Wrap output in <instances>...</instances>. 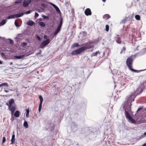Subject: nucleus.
<instances>
[{
  "label": "nucleus",
  "mask_w": 146,
  "mask_h": 146,
  "mask_svg": "<svg viewBox=\"0 0 146 146\" xmlns=\"http://www.w3.org/2000/svg\"><path fill=\"white\" fill-rule=\"evenodd\" d=\"M6 104L9 106L8 108L11 111L12 115H13L16 109V106L14 100L13 99H11L9 100L8 103H7Z\"/></svg>",
  "instance_id": "1"
},
{
  "label": "nucleus",
  "mask_w": 146,
  "mask_h": 146,
  "mask_svg": "<svg viewBox=\"0 0 146 146\" xmlns=\"http://www.w3.org/2000/svg\"><path fill=\"white\" fill-rule=\"evenodd\" d=\"M133 60L131 57L128 58L126 61V65L129 69L132 72H137V71L133 68Z\"/></svg>",
  "instance_id": "2"
},
{
  "label": "nucleus",
  "mask_w": 146,
  "mask_h": 146,
  "mask_svg": "<svg viewBox=\"0 0 146 146\" xmlns=\"http://www.w3.org/2000/svg\"><path fill=\"white\" fill-rule=\"evenodd\" d=\"M134 96L133 94L129 95L127 96L126 98V99L127 101V107L129 108L127 109L128 111H130L131 110V106L132 105L131 102L134 100Z\"/></svg>",
  "instance_id": "3"
},
{
  "label": "nucleus",
  "mask_w": 146,
  "mask_h": 146,
  "mask_svg": "<svg viewBox=\"0 0 146 146\" xmlns=\"http://www.w3.org/2000/svg\"><path fill=\"white\" fill-rule=\"evenodd\" d=\"M98 42V41L97 40H94L93 41H88V42H86L85 45L86 46H83L82 47H84V51L85 50L94 47V45L93 44H97Z\"/></svg>",
  "instance_id": "4"
},
{
  "label": "nucleus",
  "mask_w": 146,
  "mask_h": 146,
  "mask_svg": "<svg viewBox=\"0 0 146 146\" xmlns=\"http://www.w3.org/2000/svg\"><path fill=\"white\" fill-rule=\"evenodd\" d=\"M83 48L81 47L72 51L71 53V55L73 56L80 54L81 52L84 51V48Z\"/></svg>",
  "instance_id": "5"
},
{
  "label": "nucleus",
  "mask_w": 146,
  "mask_h": 146,
  "mask_svg": "<svg viewBox=\"0 0 146 146\" xmlns=\"http://www.w3.org/2000/svg\"><path fill=\"white\" fill-rule=\"evenodd\" d=\"M24 15L23 13L20 14H17L14 15H11L8 17L7 19H13L14 18H18Z\"/></svg>",
  "instance_id": "6"
},
{
  "label": "nucleus",
  "mask_w": 146,
  "mask_h": 146,
  "mask_svg": "<svg viewBox=\"0 0 146 146\" xmlns=\"http://www.w3.org/2000/svg\"><path fill=\"white\" fill-rule=\"evenodd\" d=\"M50 42V40L49 39L43 41L40 45V47L41 48H43L45 46L48 44Z\"/></svg>",
  "instance_id": "7"
},
{
  "label": "nucleus",
  "mask_w": 146,
  "mask_h": 146,
  "mask_svg": "<svg viewBox=\"0 0 146 146\" xmlns=\"http://www.w3.org/2000/svg\"><path fill=\"white\" fill-rule=\"evenodd\" d=\"M126 106L125 105H123V108L124 109V110H125V114L126 117L127 119H132V117L130 116V114L128 113V111H127V110L126 109H127V108H126ZM128 109L129 108L127 107V109Z\"/></svg>",
  "instance_id": "8"
},
{
  "label": "nucleus",
  "mask_w": 146,
  "mask_h": 146,
  "mask_svg": "<svg viewBox=\"0 0 146 146\" xmlns=\"http://www.w3.org/2000/svg\"><path fill=\"white\" fill-rule=\"evenodd\" d=\"M39 98L40 100V103L38 108V111L39 112H40L41 111L42 107V104L43 101V99L41 95H39Z\"/></svg>",
  "instance_id": "9"
},
{
  "label": "nucleus",
  "mask_w": 146,
  "mask_h": 146,
  "mask_svg": "<svg viewBox=\"0 0 146 146\" xmlns=\"http://www.w3.org/2000/svg\"><path fill=\"white\" fill-rule=\"evenodd\" d=\"M31 0H25L23 3V5L24 7L28 6L30 3Z\"/></svg>",
  "instance_id": "10"
},
{
  "label": "nucleus",
  "mask_w": 146,
  "mask_h": 146,
  "mask_svg": "<svg viewBox=\"0 0 146 146\" xmlns=\"http://www.w3.org/2000/svg\"><path fill=\"white\" fill-rule=\"evenodd\" d=\"M85 14L86 16L91 15H92V12L90 9L87 8L85 11Z\"/></svg>",
  "instance_id": "11"
},
{
  "label": "nucleus",
  "mask_w": 146,
  "mask_h": 146,
  "mask_svg": "<svg viewBox=\"0 0 146 146\" xmlns=\"http://www.w3.org/2000/svg\"><path fill=\"white\" fill-rule=\"evenodd\" d=\"M128 121L129 122L133 123H139L141 122H137V120L135 119H128Z\"/></svg>",
  "instance_id": "12"
},
{
  "label": "nucleus",
  "mask_w": 146,
  "mask_h": 146,
  "mask_svg": "<svg viewBox=\"0 0 146 146\" xmlns=\"http://www.w3.org/2000/svg\"><path fill=\"white\" fill-rule=\"evenodd\" d=\"M61 28L59 27H57L56 30L54 31V36L56 35L60 31Z\"/></svg>",
  "instance_id": "13"
},
{
  "label": "nucleus",
  "mask_w": 146,
  "mask_h": 146,
  "mask_svg": "<svg viewBox=\"0 0 146 146\" xmlns=\"http://www.w3.org/2000/svg\"><path fill=\"white\" fill-rule=\"evenodd\" d=\"M111 17L110 15L108 14H106L104 15L103 17V19L105 20H107Z\"/></svg>",
  "instance_id": "14"
},
{
  "label": "nucleus",
  "mask_w": 146,
  "mask_h": 146,
  "mask_svg": "<svg viewBox=\"0 0 146 146\" xmlns=\"http://www.w3.org/2000/svg\"><path fill=\"white\" fill-rule=\"evenodd\" d=\"M11 141V144L14 143L15 141V135L14 134H13L12 135Z\"/></svg>",
  "instance_id": "15"
},
{
  "label": "nucleus",
  "mask_w": 146,
  "mask_h": 146,
  "mask_svg": "<svg viewBox=\"0 0 146 146\" xmlns=\"http://www.w3.org/2000/svg\"><path fill=\"white\" fill-rule=\"evenodd\" d=\"M19 111L18 110H17L15 113L14 115L16 117H18L19 116Z\"/></svg>",
  "instance_id": "16"
},
{
  "label": "nucleus",
  "mask_w": 146,
  "mask_h": 146,
  "mask_svg": "<svg viewBox=\"0 0 146 146\" xmlns=\"http://www.w3.org/2000/svg\"><path fill=\"white\" fill-rule=\"evenodd\" d=\"M3 86L9 87V85L7 83H3L0 84V87Z\"/></svg>",
  "instance_id": "17"
},
{
  "label": "nucleus",
  "mask_w": 146,
  "mask_h": 146,
  "mask_svg": "<svg viewBox=\"0 0 146 146\" xmlns=\"http://www.w3.org/2000/svg\"><path fill=\"white\" fill-rule=\"evenodd\" d=\"M27 24L29 26H32L35 24V23L33 21H30L27 23Z\"/></svg>",
  "instance_id": "18"
},
{
  "label": "nucleus",
  "mask_w": 146,
  "mask_h": 146,
  "mask_svg": "<svg viewBox=\"0 0 146 146\" xmlns=\"http://www.w3.org/2000/svg\"><path fill=\"white\" fill-rule=\"evenodd\" d=\"M100 54V52L98 51H96L95 52L93 53V54H92V56H97V54Z\"/></svg>",
  "instance_id": "19"
},
{
  "label": "nucleus",
  "mask_w": 146,
  "mask_h": 146,
  "mask_svg": "<svg viewBox=\"0 0 146 146\" xmlns=\"http://www.w3.org/2000/svg\"><path fill=\"white\" fill-rule=\"evenodd\" d=\"M29 108L28 109L26 110V116L27 118H28L29 117Z\"/></svg>",
  "instance_id": "20"
},
{
  "label": "nucleus",
  "mask_w": 146,
  "mask_h": 146,
  "mask_svg": "<svg viewBox=\"0 0 146 146\" xmlns=\"http://www.w3.org/2000/svg\"><path fill=\"white\" fill-rule=\"evenodd\" d=\"M23 126L26 128H27L28 127V124L26 121H25L23 123Z\"/></svg>",
  "instance_id": "21"
},
{
  "label": "nucleus",
  "mask_w": 146,
  "mask_h": 146,
  "mask_svg": "<svg viewBox=\"0 0 146 146\" xmlns=\"http://www.w3.org/2000/svg\"><path fill=\"white\" fill-rule=\"evenodd\" d=\"M6 22V19L3 20L1 22L0 24L1 25H3L5 24Z\"/></svg>",
  "instance_id": "22"
},
{
  "label": "nucleus",
  "mask_w": 146,
  "mask_h": 146,
  "mask_svg": "<svg viewBox=\"0 0 146 146\" xmlns=\"http://www.w3.org/2000/svg\"><path fill=\"white\" fill-rule=\"evenodd\" d=\"M39 24L40 26L43 27H44L45 26V23L42 22H40V23H39Z\"/></svg>",
  "instance_id": "23"
},
{
  "label": "nucleus",
  "mask_w": 146,
  "mask_h": 146,
  "mask_svg": "<svg viewBox=\"0 0 146 146\" xmlns=\"http://www.w3.org/2000/svg\"><path fill=\"white\" fill-rule=\"evenodd\" d=\"M135 17V19L137 20H139L140 19V16L139 15H136Z\"/></svg>",
  "instance_id": "24"
},
{
  "label": "nucleus",
  "mask_w": 146,
  "mask_h": 146,
  "mask_svg": "<svg viewBox=\"0 0 146 146\" xmlns=\"http://www.w3.org/2000/svg\"><path fill=\"white\" fill-rule=\"evenodd\" d=\"M62 23H63V22H62V19L61 20V21H60V23L59 25H58V27H59L60 28H61L62 26Z\"/></svg>",
  "instance_id": "25"
},
{
  "label": "nucleus",
  "mask_w": 146,
  "mask_h": 146,
  "mask_svg": "<svg viewBox=\"0 0 146 146\" xmlns=\"http://www.w3.org/2000/svg\"><path fill=\"white\" fill-rule=\"evenodd\" d=\"M126 50V48L125 46H123L121 50L120 53H122L123 52H124V53H125V51Z\"/></svg>",
  "instance_id": "26"
},
{
  "label": "nucleus",
  "mask_w": 146,
  "mask_h": 146,
  "mask_svg": "<svg viewBox=\"0 0 146 146\" xmlns=\"http://www.w3.org/2000/svg\"><path fill=\"white\" fill-rule=\"evenodd\" d=\"M109 26L108 25H106V28H105V30L107 32H108L109 30Z\"/></svg>",
  "instance_id": "27"
},
{
  "label": "nucleus",
  "mask_w": 146,
  "mask_h": 146,
  "mask_svg": "<svg viewBox=\"0 0 146 146\" xmlns=\"http://www.w3.org/2000/svg\"><path fill=\"white\" fill-rule=\"evenodd\" d=\"M119 44H121V40L120 38H119L118 40L116 41Z\"/></svg>",
  "instance_id": "28"
},
{
  "label": "nucleus",
  "mask_w": 146,
  "mask_h": 146,
  "mask_svg": "<svg viewBox=\"0 0 146 146\" xmlns=\"http://www.w3.org/2000/svg\"><path fill=\"white\" fill-rule=\"evenodd\" d=\"M15 57L17 59H20L22 58V56H15Z\"/></svg>",
  "instance_id": "29"
},
{
  "label": "nucleus",
  "mask_w": 146,
  "mask_h": 146,
  "mask_svg": "<svg viewBox=\"0 0 146 146\" xmlns=\"http://www.w3.org/2000/svg\"><path fill=\"white\" fill-rule=\"evenodd\" d=\"M15 25L17 27H19V25L18 23L16 21H15Z\"/></svg>",
  "instance_id": "30"
},
{
  "label": "nucleus",
  "mask_w": 146,
  "mask_h": 146,
  "mask_svg": "<svg viewBox=\"0 0 146 146\" xmlns=\"http://www.w3.org/2000/svg\"><path fill=\"white\" fill-rule=\"evenodd\" d=\"M55 10L56 11V12L58 13H60V11L58 7V8H57V9H56Z\"/></svg>",
  "instance_id": "31"
},
{
  "label": "nucleus",
  "mask_w": 146,
  "mask_h": 146,
  "mask_svg": "<svg viewBox=\"0 0 146 146\" xmlns=\"http://www.w3.org/2000/svg\"><path fill=\"white\" fill-rule=\"evenodd\" d=\"M142 108H143V107H139L136 111L137 113H138V111H140V110H141Z\"/></svg>",
  "instance_id": "32"
},
{
  "label": "nucleus",
  "mask_w": 146,
  "mask_h": 146,
  "mask_svg": "<svg viewBox=\"0 0 146 146\" xmlns=\"http://www.w3.org/2000/svg\"><path fill=\"white\" fill-rule=\"evenodd\" d=\"M36 38L38 39V41H40L41 40V38L40 37L38 36L37 35L36 36Z\"/></svg>",
  "instance_id": "33"
},
{
  "label": "nucleus",
  "mask_w": 146,
  "mask_h": 146,
  "mask_svg": "<svg viewBox=\"0 0 146 146\" xmlns=\"http://www.w3.org/2000/svg\"><path fill=\"white\" fill-rule=\"evenodd\" d=\"M6 141V139L5 137H3V140H2V143H4Z\"/></svg>",
  "instance_id": "34"
},
{
  "label": "nucleus",
  "mask_w": 146,
  "mask_h": 146,
  "mask_svg": "<svg viewBox=\"0 0 146 146\" xmlns=\"http://www.w3.org/2000/svg\"><path fill=\"white\" fill-rule=\"evenodd\" d=\"M38 16H39L38 14L37 13L35 12V18H36V17H38Z\"/></svg>",
  "instance_id": "35"
},
{
  "label": "nucleus",
  "mask_w": 146,
  "mask_h": 146,
  "mask_svg": "<svg viewBox=\"0 0 146 146\" xmlns=\"http://www.w3.org/2000/svg\"><path fill=\"white\" fill-rule=\"evenodd\" d=\"M21 44L22 46H26L27 45V43L26 42H23L21 43Z\"/></svg>",
  "instance_id": "36"
},
{
  "label": "nucleus",
  "mask_w": 146,
  "mask_h": 146,
  "mask_svg": "<svg viewBox=\"0 0 146 146\" xmlns=\"http://www.w3.org/2000/svg\"><path fill=\"white\" fill-rule=\"evenodd\" d=\"M52 5L54 7L55 9L58 8V7L56 5L54 4H52Z\"/></svg>",
  "instance_id": "37"
},
{
  "label": "nucleus",
  "mask_w": 146,
  "mask_h": 146,
  "mask_svg": "<svg viewBox=\"0 0 146 146\" xmlns=\"http://www.w3.org/2000/svg\"><path fill=\"white\" fill-rule=\"evenodd\" d=\"M31 12V11L29 10V11H26L25 13H26L27 14H29Z\"/></svg>",
  "instance_id": "38"
},
{
  "label": "nucleus",
  "mask_w": 146,
  "mask_h": 146,
  "mask_svg": "<svg viewBox=\"0 0 146 146\" xmlns=\"http://www.w3.org/2000/svg\"><path fill=\"white\" fill-rule=\"evenodd\" d=\"M74 46H79V44L78 43H76L74 44Z\"/></svg>",
  "instance_id": "39"
},
{
  "label": "nucleus",
  "mask_w": 146,
  "mask_h": 146,
  "mask_svg": "<svg viewBox=\"0 0 146 146\" xmlns=\"http://www.w3.org/2000/svg\"><path fill=\"white\" fill-rule=\"evenodd\" d=\"M10 42L11 44H13L14 43L13 41V40L11 39H10Z\"/></svg>",
  "instance_id": "40"
},
{
  "label": "nucleus",
  "mask_w": 146,
  "mask_h": 146,
  "mask_svg": "<svg viewBox=\"0 0 146 146\" xmlns=\"http://www.w3.org/2000/svg\"><path fill=\"white\" fill-rule=\"evenodd\" d=\"M44 38L45 39H48V37L46 35H44Z\"/></svg>",
  "instance_id": "41"
},
{
  "label": "nucleus",
  "mask_w": 146,
  "mask_h": 146,
  "mask_svg": "<svg viewBox=\"0 0 146 146\" xmlns=\"http://www.w3.org/2000/svg\"><path fill=\"white\" fill-rule=\"evenodd\" d=\"M1 55L2 57H5V55L3 52L1 53Z\"/></svg>",
  "instance_id": "42"
},
{
  "label": "nucleus",
  "mask_w": 146,
  "mask_h": 146,
  "mask_svg": "<svg viewBox=\"0 0 146 146\" xmlns=\"http://www.w3.org/2000/svg\"><path fill=\"white\" fill-rule=\"evenodd\" d=\"M43 17L44 18V19H47L48 18V17L46 16H44V17Z\"/></svg>",
  "instance_id": "43"
},
{
  "label": "nucleus",
  "mask_w": 146,
  "mask_h": 146,
  "mask_svg": "<svg viewBox=\"0 0 146 146\" xmlns=\"http://www.w3.org/2000/svg\"><path fill=\"white\" fill-rule=\"evenodd\" d=\"M42 7H46V5L44 4H42Z\"/></svg>",
  "instance_id": "44"
},
{
  "label": "nucleus",
  "mask_w": 146,
  "mask_h": 146,
  "mask_svg": "<svg viewBox=\"0 0 146 146\" xmlns=\"http://www.w3.org/2000/svg\"><path fill=\"white\" fill-rule=\"evenodd\" d=\"M8 89L7 90H4V91L6 92H9V90H8Z\"/></svg>",
  "instance_id": "45"
},
{
  "label": "nucleus",
  "mask_w": 146,
  "mask_h": 146,
  "mask_svg": "<svg viewBox=\"0 0 146 146\" xmlns=\"http://www.w3.org/2000/svg\"><path fill=\"white\" fill-rule=\"evenodd\" d=\"M142 146H146V143L143 144Z\"/></svg>",
  "instance_id": "46"
},
{
  "label": "nucleus",
  "mask_w": 146,
  "mask_h": 146,
  "mask_svg": "<svg viewBox=\"0 0 146 146\" xmlns=\"http://www.w3.org/2000/svg\"><path fill=\"white\" fill-rule=\"evenodd\" d=\"M20 2L16 1V2L15 3H19Z\"/></svg>",
  "instance_id": "47"
},
{
  "label": "nucleus",
  "mask_w": 146,
  "mask_h": 146,
  "mask_svg": "<svg viewBox=\"0 0 146 146\" xmlns=\"http://www.w3.org/2000/svg\"><path fill=\"white\" fill-rule=\"evenodd\" d=\"M144 134L145 135H146V131L144 133Z\"/></svg>",
  "instance_id": "48"
},
{
  "label": "nucleus",
  "mask_w": 146,
  "mask_h": 146,
  "mask_svg": "<svg viewBox=\"0 0 146 146\" xmlns=\"http://www.w3.org/2000/svg\"><path fill=\"white\" fill-rule=\"evenodd\" d=\"M106 0H102L104 2H105L106 1Z\"/></svg>",
  "instance_id": "49"
},
{
  "label": "nucleus",
  "mask_w": 146,
  "mask_h": 146,
  "mask_svg": "<svg viewBox=\"0 0 146 146\" xmlns=\"http://www.w3.org/2000/svg\"><path fill=\"white\" fill-rule=\"evenodd\" d=\"M2 62L0 60V64H2Z\"/></svg>",
  "instance_id": "50"
},
{
  "label": "nucleus",
  "mask_w": 146,
  "mask_h": 146,
  "mask_svg": "<svg viewBox=\"0 0 146 146\" xmlns=\"http://www.w3.org/2000/svg\"><path fill=\"white\" fill-rule=\"evenodd\" d=\"M35 1H37V0H35Z\"/></svg>",
  "instance_id": "51"
}]
</instances>
